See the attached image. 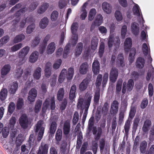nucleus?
I'll return each mask as SVG.
<instances>
[{"instance_id": "nucleus-32", "label": "nucleus", "mask_w": 154, "mask_h": 154, "mask_svg": "<svg viewBox=\"0 0 154 154\" xmlns=\"http://www.w3.org/2000/svg\"><path fill=\"white\" fill-rule=\"evenodd\" d=\"M132 41L130 38H127L124 42V47L125 51H128V50L130 49L132 45Z\"/></svg>"}, {"instance_id": "nucleus-46", "label": "nucleus", "mask_w": 154, "mask_h": 154, "mask_svg": "<svg viewBox=\"0 0 154 154\" xmlns=\"http://www.w3.org/2000/svg\"><path fill=\"white\" fill-rule=\"evenodd\" d=\"M23 46V44L20 43L14 45L11 48V50L12 52H15L21 48Z\"/></svg>"}, {"instance_id": "nucleus-34", "label": "nucleus", "mask_w": 154, "mask_h": 154, "mask_svg": "<svg viewBox=\"0 0 154 154\" xmlns=\"http://www.w3.org/2000/svg\"><path fill=\"white\" fill-rule=\"evenodd\" d=\"M48 6V3H43L38 10V13L40 14L43 13L46 10Z\"/></svg>"}, {"instance_id": "nucleus-63", "label": "nucleus", "mask_w": 154, "mask_h": 154, "mask_svg": "<svg viewBox=\"0 0 154 154\" xmlns=\"http://www.w3.org/2000/svg\"><path fill=\"white\" fill-rule=\"evenodd\" d=\"M40 39L38 37H36L33 40L31 45L32 47H35L36 45H38L40 42Z\"/></svg>"}, {"instance_id": "nucleus-24", "label": "nucleus", "mask_w": 154, "mask_h": 154, "mask_svg": "<svg viewBox=\"0 0 154 154\" xmlns=\"http://www.w3.org/2000/svg\"><path fill=\"white\" fill-rule=\"evenodd\" d=\"M11 69V66L9 65H5L2 68L1 71V76L4 78V76L9 72Z\"/></svg>"}, {"instance_id": "nucleus-35", "label": "nucleus", "mask_w": 154, "mask_h": 154, "mask_svg": "<svg viewBox=\"0 0 154 154\" xmlns=\"http://www.w3.org/2000/svg\"><path fill=\"white\" fill-rule=\"evenodd\" d=\"M117 63L121 67L125 66V64L124 61L123 55L122 54H120L118 55L117 58Z\"/></svg>"}, {"instance_id": "nucleus-48", "label": "nucleus", "mask_w": 154, "mask_h": 154, "mask_svg": "<svg viewBox=\"0 0 154 154\" xmlns=\"http://www.w3.org/2000/svg\"><path fill=\"white\" fill-rule=\"evenodd\" d=\"M68 0H60L58 3V6L60 9L64 8L67 5L68 2Z\"/></svg>"}, {"instance_id": "nucleus-47", "label": "nucleus", "mask_w": 154, "mask_h": 154, "mask_svg": "<svg viewBox=\"0 0 154 154\" xmlns=\"http://www.w3.org/2000/svg\"><path fill=\"white\" fill-rule=\"evenodd\" d=\"M64 94V90L63 88H60L57 94V99L59 100H61L63 98Z\"/></svg>"}, {"instance_id": "nucleus-51", "label": "nucleus", "mask_w": 154, "mask_h": 154, "mask_svg": "<svg viewBox=\"0 0 154 154\" xmlns=\"http://www.w3.org/2000/svg\"><path fill=\"white\" fill-rule=\"evenodd\" d=\"M62 131L61 129H58L56 134V139L57 141H60L62 137Z\"/></svg>"}, {"instance_id": "nucleus-2", "label": "nucleus", "mask_w": 154, "mask_h": 154, "mask_svg": "<svg viewBox=\"0 0 154 154\" xmlns=\"http://www.w3.org/2000/svg\"><path fill=\"white\" fill-rule=\"evenodd\" d=\"M110 29V35L109 36L108 45L109 48L112 47L113 44L116 47H119L120 44V41L119 37L114 38V34L112 33L115 28V25L114 23L110 24L109 26Z\"/></svg>"}, {"instance_id": "nucleus-55", "label": "nucleus", "mask_w": 154, "mask_h": 154, "mask_svg": "<svg viewBox=\"0 0 154 154\" xmlns=\"http://www.w3.org/2000/svg\"><path fill=\"white\" fill-rule=\"evenodd\" d=\"M23 105V99L21 98H19L17 101V108L18 109H20L22 108Z\"/></svg>"}, {"instance_id": "nucleus-38", "label": "nucleus", "mask_w": 154, "mask_h": 154, "mask_svg": "<svg viewBox=\"0 0 154 154\" xmlns=\"http://www.w3.org/2000/svg\"><path fill=\"white\" fill-rule=\"evenodd\" d=\"M97 13V11L95 8L91 9L89 12L88 15V19L89 20H92L94 17Z\"/></svg>"}, {"instance_id": "nucleus-17", "label": "nucleus", "mask_w": 154, "mask_h": 154, "mask_svg": "<svg viewBox=\"0 0 154 154\" xmlns=\"http://www.w3.org/2000/svg\"><path fill=\"white\" fill-rule=\"evenodd\" d=\"M71 125L69 120L65 121L63 125V133L66 135L67 136L69 134L70 130Z\"/></svg>"}, {"instance_id": "nucleus-43", "label": "nucleus", "mask_w": 154, "mask_h": 154, "mask_svg": "<svg viewBox=\"0 0 154 154\" xmlns=\"http://www.w3.org/2000/svg\"><path fill=\"white\" fill-rule=\"evenodd\" d=\"M115 17L117 21L119 22L122 20L123 16L122 13L119 10H116L114 14Z\"/></svg>"}, {"instance_id": "nucleus-13", "label": "nucleus", "mask_w": 154, "mask_h": 154, "mask_svg": "<svg viewBox=\"0 0 154 154\" xmlns=\"http://www.w3.org/2000/svg\"><path fill=\"white\" fill-rule=\"evenodd\" d=\"M119 103L117 101L114 100L111 104L110 109V113L113 116L115 115L117 113L119 109Z\"/></svg>"}, {"instance_id": "nucleus-44", "label": "nucleus", "mask_w": 154, "mask_h": 154, "mask_svg": "<svg viewBox=\"0 0 154 154\" xmlns=\"http://www.w3.org/2000/svg\"><path fill=\"white\" fill-rule=\"evenodd\" d=\"M42 103V100H38L36 101L34 108V112L35 113H38L40 111Z\"/></svg>"}, {"instance_id": "nucleus-10", "label": "nucleus", "mask_w": 154, "mask_h": 154, "mask_svg": "<svg viewBox=\"0 0 154 154\" xmlns=\"http://www.w3.org/2000/svg\"><path fill=\"white\" fill-rule=\"evenodd\" d=\"M27 9L24 8L20 9L19 11L17 12L16 14V16H17L16 17V19L15 20H13L12 22L13 24L12 27L14 28L12 30L13 31L16 30L17 28V27H16V24L19 21L20 19L19 16L21 15L22 14H23L25 11H27Z\"/></svg>"}, {"instance_id": "nucleus-53", "label": "nucleus", "mask_w": 154, "mask_h": 154, "mask_svg": "<svg viewBox=\"0 0 154 154\" xmlns=\"http://www.w3.org/2000/svg\"><path fill=\"white\" fill-rule=\"evenodd\" d=\"M104 46L105 44L103 42H101L100 45L99 51V55L100 57L102 56L104 52Z\"/></svg>"}, {"instance_id": "nucleus-57", "label": "nucleus", "mask_w": 154, "mask_h": 154, "mask_svg": "<svg viewBox=\"0 0 154 154\" xmlns=\"http://www.w3.org/2000/svg\"><path fill=\"white\" fill-rule=\"evenodd\" d=\"M127 31V26L124 25L122 27L121 30V35L122 38H124Z\"/></svg>"}, {"instance_id": "nucleus-52", "label": "nucleus", "mask_w": 154, "mask_h": 154, "mask_svg": "<svg viewBox=\"0 0 154 154\" xmlns=\"http://www.w3.org/2000/svg\"><path fill=\"white\" fill-rule=\"evenodd\" d=\"M142 49L143 54L146 55L148 54L150 49L149 46L146 43L143 44L142 46Z\"/></svg>"}, {"instance_id": "nucleus-59", "label": "nucleus", "mask_w": 154, "mask_h": 154, "mask_svg": "<svg viewBox=\"0 0 154 154\" xmlns=\"http://www.w3.org/2000/svg\"><path fill=\"white\" fill-rule=\"evenodd\" d=\"M15 108V104L13 102L10 103L8 107V111L9 112L12 113Z\"/></svg>"}, {"instance_id": "nucleus-33", "label": "nucleus", "mask_w": 154, "mask_h": 154, "mask_svg": "<svg viewBox=\"0 0 154 154\" xmlns=\"http://www.w3.org/2000/svg\"><path fill=\"white\" fill-rule=\"evenodd\" d=\"M98 42V39L96 37H93L91 41V48L92 50L96 49Z\"/></svg>"}, {"instance_id": "nucleus-30", "label": "nucleus", "mask_w": 154, "mask_h": 154, "mask_svg": "<svg viewBox=\"0 0 154 154\" xmlns=\"http://www.w3.org/2000/svg\"><path fill=\"white\" fill-rule=\"evenodd\" d=\"M18 84L17 82H13L11 85L9 91L11 94L15 93L18 88Z\"/></svg>"}, {"instance_id": "nucleus-22", "label": "nucleus", "mask_w": 154, "mask_h": 154, "mask_svg": "<svg viewBox=\"0 0 154 154\" xmlns=\"http://www.w3.org/2000/svg\"><path fill=\"white\" fill-rule=\"evenodd\" d=\"M88 69V65L87 63H84L80 66L79 71L80 74H86Z\"/></svg>"}, {"instance_id": "nucleus-12", "label": "nucleus", "mask_w": 154, "mask_h": 154, "mask_svg": "<svg viewBox=\"0 0 154 154\" xmlns=\"http://www.w3.org/2000/svg\"><path fill=\"white\" fill-rule=\"evenodd\" d=\"M37 95V92L34 88L31 89L29 92L28 97V101L31 103L34 101L35 98Z\"/></svg>"}, {"instance_id": "nucleus-40", "label": "nucleus", "mask_w": 154, "mask_h": 154, "mask_svg": "<svg viewBox=\"0 0 154 154\" xmlns=\"http://www.w3.org/2000/svg\"><path fill=\"white\" fill-rule=\"evenodd\" d=\"M25 38V35L21 34L17 35L14 38V43H17L21 42Z\"/></svg>"}, {"instance_id": "nucleus-64", "label": "nucleus", "mask_w": 154, "mask_h": 154, "mask_svg": "<svg viewBox=\"0 0 154 154\" xmlns=\"http://www.w3.org/2000/svg\"><path fill=\"white\" fill-rule=\"evenodd\" d=\"M102 75L100 74H99L97 76L96 83V85L97 87H98L100 85L102 81Z\"/></svg>"}, {"instance_id": "nucleus-56", "label": "nucleus", "mask_w": 154, "mask_h": 154, "mask_svg": "<svg viewBox=\"0 0 154 154\" xmlns=\"http://www.w3.org/2000/svg\"><path fill=\"white\" fill-rule=\"evenodd\" d=\"M9 38L8 36H4L0 39V47L7 43L9 40Z\"/></svg>"}, {"instance_id": "nucleus-4", "label": "nucleus", "mask_w": 154, "mask_h": 154, "mask_svg": "<svg viewBox=\"0 0 154 154\" xmlns=\"http://www.w3.org/2000/svg\"><path fill=\"white\" fill-rule=\"evenodd\" d=\"M102 132V130L101 128H99L97 130L96 128H94L93 130V134L94 135V140L92 142L91 148L94 154H95L97 152L98 147V141L101 136Z\"/></svg>"}, {"instance_id": "nucleus-26", "label": "nucleus", "mask_w": 154, "mask_h": 154, "mask_svg": "<svg viewBox=\"0 0 154 154\" xmlns=\"http://www.w3.org/2000/svg\"><path fill=\"white\" fill-rule=\"evenodd\" d=\"M48 23L49 20L48 19L47 17H44L40 21L39 26L41 29H44L48 26Z\"/></svg>"}, {"instance_id": "nucleus-45", "label": "nucleus", "mask_w": 154, "mask_h": 154, "mask_svg": "<svg viewBox=\"0 0 154 154\" xmlns=\"http://www.w3.org/2000/svg\"><path fill=\"white\" fill-rule=\"evenodd\" d=\"M35 27V24L34 23H32L29 25L26 28V33L28 34L32 33L34 30Z\"/></svg>"}, {"instance_id": "nucleus-19", "label": "nucleus", "mask_w": 154, "mask_h": 154, "mask_svg": "<svg viewBox=\"0 0 154 154\" xmlns=\"http://www.w3.org/2000/svg\"><path fill=\"white\" fill-rule=\"evenodd\" d=\"M38 55L39 53L38 52L35 51L33 52L29 58V61L32 63H34L37 60Z\"/></svg>"}, {"instance_id": "nucleus-50", "label": "nucleus", "mask_w": 154, "mask_h": 154, "mask_svg": "<svg viewBox=\"0 0 154 154\" xmlns=\"http://www.w3.org/2000/svg\"><path fill=\"white\" fill-rule=\"evenodd\" d=\"M57 124L55 122H53L51 125L50 133L51 134H54L56 129Z\"/></svg>"}, {"instance_id": "nucleus-25", "label": "nucleus", "mask_w": 154, "mask_h": 154, "mask_svg": "<svg viewBox=\"0 0 154 154\" xmlns=\"http://www.w3.org/2000/svg\"><path fill=\"white\" fill-rule=\"evenodd\" d=\"M48 145L45 144L44 145L42 144L39 147V150L37 154H47L48 152Z\"/></svg>"}, {"instance_id": "nucleus-9", "label": "nucleus", "mask_w": 154, "mask_h": 154, "mask_svg": "<svg viewBox=\"0 0 154 154\" xmlns=\"http://www.w3.org/2000/svg\"><path fill=\"white\" fill-rule=\"evenodd\" d=\"M20 126L23 128H26L28 127L30 122L26 114L22 115L19 119Z\"/></svg>"}, {"instance_id": "nucleus-36", "label": "nucleus", "mask_w": 154, "mask_h": 154, "mask_svg": "<svg viewBox=\"0 0 154 154\" xmlns=\"http://www.w3.org/2000/svg\"><path fill=\"white\" fill-rule=\"evenodd\" d=\"M136 66L139 68H142L144 66L145 60L144 59L141 57L138 58L136 62Z\"/></svg>"}, {"instance_id": "nucleus-58", "label": "nucleus", "mask_w": 154, "mask_h": 154, "mask_svg": "<svg viewBox=\"0 0 154 154\" xmlns=\"http://www.w3.org/2000/svg\"><path fill=\"white\" fill-rule=\"evenodd\" d=\"M58 13L57 11H54L52 12L51 15V19L52 21L56 20L58 17Z\"/></svg>"}, {"instance_id": "nucleus-41", "label": "nucleus", "mask_w": 154, "mask_h": 154, "mask_svg": "<svg viewBox=\"0 0 154 154\" xmlns=\"http://www.w3.org/2000/svg\"><path fill=\"white\" fill-rule=\"evenodd\" d=\"M23 68L19 66L17 67L15 72L14 73L15 77L17 78H20L23 73Z\"/></svg>"}, {"instance_id": "nucleus-14", "label": "nucleus", "mask_w": 154, "mask_h": 154, "mask_svg": "<svg viewBox=\"0 0 154 154\" xmlns=\"http://www.w3.org/2000/svg\"><path fill=\"white\" fill-rule=\"evenodd\" d=\"M118 75V71L117 69L115 68H112L110 71L109 75V78L110 81L112 82H115L117 78Z\"/></svg>"}, {"instance_id": "nucleus-60", "label": "nucleus", "mask_w": 154, "mask_h": 154, "mask_svg": "<svg viewBox=\"0 0 154 154\" xmlns=\"http://www.w3.org/2000/svg\"><path fill=\"white\" fill-rule=\"evenodd\" d=\"M134 85V82L132 79L128 80L127 84V89L128 91H131L133 89Z\"/></svg>"}, {"instance_id": "nucleus-1", "label": "nucleus", "mask_w": 154, "mask_h": 154, "mask_svg": "<svg viewBox=\"0 0 154 154\" xmlns=\"http://www.w3.org/2000/svg\"><path fill=\"white\" fill-rule=\"evenodd\" d=\"M92 97L91 93H87L85 95V100L83 99L80 98L78 100L77 106L78 108L82 110L85 108L83 115V120L85 119Z\"/></svg>"}, {"instance_id": "nucleus-3", "label": "nucleus", "mask_w": 154, "mask_h": 154, "mask_svg": "<svg viewBox=\"0 0 154 154\" xmlns=\"http://www.w3.org/2000/svg\"><path fill=\"white\" fill-rule=\"evenodd\" d=\"M74 72V69L73 68H69L67 71L66 69H63L59 76L58 82L60 83H62L65 78H66L68 80H71L72 78Z\"/></svg>"}, {"instance_id": "nucleus-7", "label": "nucleus", "mask_w": 154, "mask_h": 154, "mask_svg": "<svg viewBox=\"0 0 154 154\" xmlns=\"http://www.w3.org/2000/svg\"><path fill=\"white\" fill-rule=\"evenodd\" d=\"M78 27V24L77 23H73L71 26V29L72 35L69 42L73 45H75L77 42L78 35L76 34V33Z\"/></svg>"}, {"instance_id": "nucleus-18", "label": "nucleus", "mask_w": 154, "mask_h": 154, "mask_svg": "<svg viewBox=\"0 0 154 154\" xmlns=\"http://www.w3.org/2000/svg\"><path fill=\"white\" fill-rule=\"evenodd\" d=\"M92 71L95 75H97L99 72L100 64L99 61L95 59L92 64Z\"/></svg>"}, {"instance_id": "nucleus-8", "label": "nucleus", "mask_w": 154, "mask_h": 154, "mask_svg": "<svg viewBox=\"0 0 154 154\" xmlns=\"http://www.w3.org/2000/svg\"><path fill=\"white\" fill-rule=\"evenodd\" d=\"M45 125L42 121H39L35 125V131L36 132H39L37 139L38 141L41 140L44 133Z\"/></svg>"}, {"instance_id": "nucleus-42", "label": "nucleus", "mask_w": 154, "mask_h": 154, "mask_svg": "<svg viewBox=\"0 0 154 154\" xmlns=\"http://www.w3.org/2000/svg\"><path fill=\"white\" fill-rule=\"evenodd\" d=\"M82 43H79L78 44L75 50V54L76 56H79L81 54L82 49Z\"/></svg>"}, {"instance_id": "nucleus-11", "label": "nucleus", "mask_w": 154, "mask_h": 154, "mask_svg": "<svg viewBox=\"0 0 154 154\" xmlns=\"http://www.w3.org/2000/svg\"><path fill=\"white\" fill-rule=\"evenodd\" d=\"M101 7L103 12L107 14H110L112 12V6L107 2H103L102 4Z\"/></svg>"}, {"instance_id": "nucleus-29", "label": "nucleus", "mask_w": 154, "mask_h": 154, "mask_svg": "<svg viewBox=\"0 0 154 154\" xmlns=\"http://www.w3.org/2000/svg\"><path fill=\"white\" fill-rule=\"evenodd\" d=\"M88 83V80L87 79H84L79 85V90L82 91L85 90L87 88Z\"/></svg>"}, {"instance_id": "nucleus-37", "label": "nucleus", "mask_w": 154, "mask_h": 154, "mask_svg": "<svg viewBox=\"0 0 154 154\" xmlns=\"http://www.w3.org/2000/svg\"><path fill=\"white\" fill-rule=\"evenodd\" d=\"M8 91L6 89L3 88L0 92V99L2 101L5 100L7 95Z\"/></svg>"}, {"instance_id": "nucleus-20", "label": "nucleus", "mask_w": 154, "mask_h": 154, "mask_svg": "<svg viewBox=\"0 0 154 154\" xmlns=\"http://www.w3.org/2000/svg\"><path fill=\"white\" fill-rule=\"evenodd\" d=\"M131 30L133 34L135 35H137L139 33V24L136 22L132 23L131 26Z\"/></svg>"}, {"instance_id": "nucleus-62", "label": "nucleus", "mask_w": 154, "mask_h": 154, "mask_svg": "<svg viewBox=\"0 0 154 154\" xmlns=\"http://www.w3.org/2000/svg\"><path fill=\"white\" fill-rule=\"evenodd\" d=\"M69 44H68L65 48L64 53L63 55V57L66 58L67 57L68 54L69 53Z\"/></svg>"}, {"instance_id": "nucleus-16", "label": "nucleus", "mask_w": 154, "mask_h": 154, "mask_svg": "<svg viewBox=\"0 0 154 154\" xmlns=\"http://www.w3.org/2000/svg\"><path fill=\"white\" fill-rule=\"evenodd\" d=\"M88 2L89 1H88L83 4L81 10L80 18L82 20H85L87 16V12L86 8L88 4Z\"/></svg>"}, {"instance_id": "nucleus-39", "label": "nucleus", "mask_w": 154, "mask_h": 154, "mask_svg": "<svg viewBox=\"0 0 154 154\" xmlns=\"http://www.w3.org/2000/svg\"><path fill=\"white\" fill-rule=\"evenodd\" d=\"M136 53V50L134 48H133L130 51V53L129 56V62L131 63L134 60V56Z\"/></svg>"}, {"instance_id": "nucleus-23", "label": "nucleus", "mask_w": 154, "mask_h": 154, "mask_svg": "<svg viewBox=\"0 0 154 154\" xmlns=\"http://www.w3.org/2000/svg\"><path fill=\"white\" fill-rule=\"evenodd\" d=\"M56 44L54 42H51L48 45L47 53L48 54H51L56 49Z\"/></svg>"}, {"instance_id": "nucleus-28", "label": "nucleus", "mask_w": 154, "mask_h": 154, "mask_svg": "<svg viewBox=\"0 0 154 154\" xmlns=\"http://www.w3.org/2000/svg\"><path fill=\"white\" fill-rule=\"evenodd\" d=\"M103 17L102 15L98 14L96 17L95 21L93 23L92 26L93 25L96 26L100 25L103 22Z\"/></svg>"}, {"instance_id": "nucleus-27", "label": "nucleus", "mask_w": 154, "mask_h": 154, "mask_svg": "<svg viewBox=\"0 0 154 154\" xmlns=\"http://www.w3.org/2000/svg\"><path fill=\"white\" fill-rule=\"evenodd\" d=\"M151 125V121L148 119L146 120L144 122L142 128V130L143 132L145 133L147 132L150 129Z\"/></svg>"}, {"instance_id": "nucleus-61", "label": "nucleus", "mask_w": 154, "mask_h": 154, "mask_svg": "<svg viewBox=\"0 0 154 154\" xmlns=\"http://www.w3.org/2000/svg\"><path fill=\"white\" fill-rule=\"evenodd\" d=\"M62 63L61 60L59 59L57 60L54 63L53 65V67L55 69H57L60 67Z\"/></svg>"}, {"instance_id": "nucleus-6", "label": "nucleus", "mask_w": 154, "mask_h": 154, "mask_svg": "<svg viewBox=\"0 0 154 154\" xmlns=\"http://www.w3.org/2000/svg\"><path fill=\"white\" fill-rule=\"evenodd\" d=\"M29 51V47L26 46L21 49L19 52L18 57L20 58L18 65H20L24 63L27 58L26 56L28 54Z\"/></svg>"}, {"instance_id": "nucleus-15", "label": "nucleus", "mask_w": 154, "mask_h": 154, "mask_svg": "<svg viewBox=\"0 0 154 154\" xmlns=\"http://www.w3.org/2000/svg\"><path fill=\"white\" fill-rule=\"evenodd\" d=\"M32 21V19L30 17H28L26 18H24L20 21L19 28L17 29L19 31L22 30L25 27L26 23H30Z\"/></svg>"}, {"instance_id": "nucleus-21", "label": "nucleus", "mask_w": 154, "mask_h": 154, "mask_svg": "<svg viewBox=\"0 0 154 154\" xmlns=\"http://www.w3.org/2000/svg\"><path fill=\"white\" fill-rule=\"evenodd\" d=\"M132 2L134 4V5L133 7L132 8V11L134 14L137 16L139 17H140V10L139 5L134 3L132 0H131Z\"/></svg>"}, {"instance_id": "nucleus-54", "label": "nucleus", "mask_w": 154, "mask_h": 154, "mask_svg": "<svg viewBox=\"0 0 154 154\" xmlns=\"http://www.w3.org/2000/svg\"><path fill=\"white\" fill-rule=\"evenodd\" d=\"M122 82L123 81L122 79H120L118 80L116 86V92H119L121 91Z\"/></svg>"}, {"instance_id": "nucleus-49", "label": "nucleus", "mask_w": 154, "mask_h": 154, "mask_svg": "<svg viewBox=\"0 0 154 154\" xmlns=\"http://www.w3.org/2000/svg\"><path fill=\"white\" fill-rule=\"evenodd\" d=\"M147 145V143L145 141H142L140 143V149L142 153H144Z\"/></svg>"}, {"instance_id": "nucleus-5", "label": "nucleus", "mask_w": 154, "mask_h": 154, "mask_svg": "<svg viewBox=\"0 0 154 154\" xmlns=\"http://www.w3.org/2000/svg\"><path fill=\"white\" fill-rule=\"evenodd\" d=\"M50 99L48 98L43 103L42 108V111L43 113H45L47 110H49L50 109L52 110L54 109L55 102L54 97L51 98L50 103Z\"/></svg>"}, {"instance_id": "nucleus-31", "label": "nucleus", "mask_w": 154, "mask_h": 154, "mask_svg": "<svg viewBox=\"0 0 154 154\" xmlns=\"http://www.w3.org/2000/svg\"><path fill=\"white\" fill-rule=\"evenodd\" d=\"M42 69L39 67H38L35 70L33 74L34 78L36 80H38L41 75Z\"/></svg>"}]
</instances>
